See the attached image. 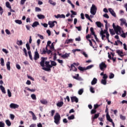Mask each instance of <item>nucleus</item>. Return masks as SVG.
I'll return each mask as SVG.
<instances>
[{
  "mask_svg": "<svg viewBox=\"0 0 127 127\" xmlns=\"http://www.w3.org/2000/svg\"><path fill=\"white\" fill-rule=\"evenodd\" d=\"M41 62L40 63V64L41 65V67H43V68H44V66L46 65V68H47L48 66L50 65V62L46 61V60H47V58H44L42 57L41 59ZM45 64V65L44 64Z\"/></svg>",
  "mask_w": 127,
  "mask_h": 127,
  "instance_id": "obj_1",
  "label": "nucleus"
},
{
  "mask_svg": "<svg viewBox=\"0 0 127 127\" xmlns=\"http://www.w3.org/2000/svg\"><path fill=\"white\" fill-rule=\"evenodd\" d=\"M54 123L56 125H60V121H61V116H60V114L57 113H56V115L54 116Z\"/></svg>",
  "mask_w": 127,
  "mask_h": 127,
  "instance_id": "obj_2",
  "label": "nucleus"
},
{
  "mask_svg": "<svg viewBox=\"0 0 127 127\" xmlns=\"http://www.w3.org/2000/svg\"><path fill=\"white\" fill-rule=\"evenodd\" d=\"M113 27L116 32V34H117V35H119V34H120L119 33V32L121 33V30L122 29V28L119 25H117L116 26V25L115 24V23H114L113 24Z\"/></svg>",
  "mask_w": 127,
  "mask_h": 127,
  "instance_id": "obj_3",
  "label": "nucleus"
},
{
  "mask_svg": "<svg viewBox=\"0 0 127 127\" xmlns=\"http://www.w3.org/2000/svg\"><path fill=\"white\" fill-rule=\"evenodd\" d=\"M90 13L93 15H95L97 13V7L94 4L92 5V6L90 9Z\"/></svg>",
  "mask_w": 127,
  "mask_h": 127,
  "instance_id": "obj_4",
  "label": "nucleus"
},
{
  "mask_svg": "<svg viewBox=\"0 0 127 127\" xmlns=\"http://www.w3.org/2000/svg\"><path fill=\"white\" fill-rule=\"evenodd\" d=\"M99 68L101 71H105L106 70V68H107V64H106V63H105V62H102L99 64Z\"/></svg>",
  "mask_w": 127,
  "mask_h": 127,
  "instance_id": "obj_5",
  "label": "nucleus"
},
{
  "mask_svg": "<svg viewBox=\"0 0 127 127\" xmlns=\"http://www.w3.org/2000/svg\"><path fill=\"white\" fill-rule=\"evenodd\" d=\"M90 32H91V35H94V38L96 40V41H97V42H99V39H98V38L97 37V35L95 33V31H94V28H93V27L90 28Z\"/></svg>",
  "mask_w": 127,
  "mask_h": 127,
  "instance_id": "obj_6",
  "label": "nucleus"
},
{
  "mask_svg": "<svg viewBox=\"0 0 127 127\" xmlns=\"http://www.w3.org/2000/svg\"><path fill=\"white\" fill-rule=\"evenodd\" d=\"M52 67H53V65H52V64H50L48 67H42V69L45 71H47V72H50Z\"/></svg>",
  "mask_w": 127,
  "mask_h": 127,
  "instance_id": "obj_7",
  "label": "nucleus"
},
{
  "mask_svg": "<svg viewBox=\"0 0 127 127\" xmlns=\"http://www.w3.org/2000/svg\"><path fill=\"white\" fill-rule=\"evenodd\" d=\"M9 107L11 109H18L19 105L14 103H11Z\"/></svg>",
  "mask_w": 127,
  "mask_h": 127,
  "instance_id": "obj_8",
  "label": "nucleus"
},
{
  "mask_svg": "<svg viewBox=\"0 0 127 127\" xmlns=\"http://www.w3.org/2000/svg\"><path fill=\"white\" fill-rule=\"evenodd\" d=\"M54 23H57V21H49L48 24H49V25H50V28H52L53 27H54V26H55V24Z\"/></svg>",
  "mask_w": 127,
  "mask_h": 127,
  "instance_id": "obj_9",
  "label": "nucleus"
},
{
  "mask_svg": "<svg viewBox=\"0 0 127 127\" xmlns=\"http://www.w3.org/2000/svg\"><path fill=\"white\" fill-rule=\"evenodd\" d=\"M71 103H74V102L76 103H78L79 102V99L76 96H72L70 97Z\"/></svg>",
  "mask_w": 127,
  "mask_h": 127,
  "instance_id": "obj_10",
  "label": "nucleus"
},
{
  "mask_svg": "<svg viewBox=\"0 0 127 127\" xmlns=\"http://www.w3.org/2000/svg\"><path fill=\"white\" fill-rule=\"evenodd\" d=\"M72 78L75 79V80H77V81H83V78L79 76V74H75V76H73Z\"/></svg>",
  "mask_w": 127,
  "mask_h": 127,
  "instance_id": "obj_11",
  "label": "nucleus"
},
{
  "mask_svg": "<svg viewBox=\"0 0 127 127\" xmlns=\"http://www.w3.org/2000/svg\"><path fill=\"white\" fill-rule=\"evenodd\" d=\"M108 10H109V12L111 13V14H112V15H113V16H114V17H117V15L116 14V12H115V11H114L112 9V8H108Z\"/></svg>",
  "mask_w": 127,
  "mask_h": 127,
  "instance_id": "obj_12",
  "label": "nucleus"
},
{
  "mask_svg": "<svg viewBox=\"0 0 127 127\" xmlns=\"http://www.w3.org/2000/svg\"><path fill=\"white\" fill-rule=\"evenodd\" d=\"M39 54H38V52L36 51L35 52V55L34 56V60L36 61V60H38V59H39Z\"/></svg>",
  "mask_w": 127,
  "mask_h": 127,
  "instance_id": "obj_13",
  "label": "nucleus"
},
{
  "mask_svg": "<svg viewBox=\"0 0 127 127\" xmlns=\"http://www.w3.org/2000/svg\"><path fill=\"white\" fill-rule=\"evenodd\" d=\"M55 17H56V18H65L66 16L64 14H58L57 15H55Z\"/></svg>",
  "mask_w": 127,
  "mask_h": 127,
  "instance_id": "obj_14",
  "label": "nucleus"
},
{
  "mask_svg": "<svg viewBox=\"0 0 127 127\" xmlns=\"http://www.w3.org/2000/svg\"><path fill=\"white\" fill-rule=\"evenodd\" d=\"M105 28L106 29L103 30H101V31H100V33H102L104 34H106V35H107L108 34H109V32H108V26H106L105 27Z\"/></svg>",
  "mask_w": 127,
  "mask_h": 127,
  "instance_id": "obj_15",
  "label": "nucleus"
},
{
  "mask_svg": "<svg viewBox=\"0 0 127 127\" xmlns=\"http://www.w3.org/2000/svg\"><path fill=\"white\" fill-rule=\"evenodd\" d=\"M29 114H31L32 115L33 121H36V120H37V118L36 117L35 114H34V113H33V112L29 111Z\"/></svg>",
  "mask_w": 127,
  "mask_h": 127,
  "instance_id": "obj_16",
  "label": "nucleus"
},
{
  "mask_svg": "<svg viewBox=\"0 0 127 127\" xmlns=\"http://www.w3.org/2000/svg\"><path fill=\"white\" fill-rule=\"evenodd\" d=\"M99 117H100V113L95 114L94 115V116L92 118V122H94V121H95V120H96V119H98Z\"/></svg>",
  "mask_w": 127,
  "mask_h": 127,
  "instance_id": "obj_17",
  "label": "nucleus"
},
{
  "mask_svg": "<svg viewBox=\"0 0 127 127\" xmlns=\"http://www.w3.org/2000/svg\"><path fill=\"white\" fill-rule=\"evenodd\" d=\"M120 21H121V26H123V25H124V24H126L127 23V20H126V19H120Z\"/></svg>",
  "mask_w": 127,
  "mask_h": 127,
  "instance_id": "obj_18",
  "label": "nucleus"
},
{
  "mask_svg": "<svg viewBox=\"0 0 127 127\" xmlns=\"http://www.w3.org/2000/svg\"><path fill=\"white\" fill-rule=\"evenodd\" d=\"M70 67V71L72 70V71H74V72H77V68H76V67H75V65L74 64H71Z\"/></svg>",
  "mask_w": 127,
  "mask_h": 127,
  "instance_id": "obj_19",
  "label": "nucleus"
},
{
  "mask_svg": "<svg viewBox=\"0 0 127 127\" xmlns=\"http://www.w3.org/2000/svg\"><path fill=\"white\" fill-rule=\"evenodd\" d=\"M106 119L107 121H109L110 123H113V119H111V116H110V115L106 114Z\"/></svg>",
  "mask_w": 127,
  "mask_h": 127,
  "instance_id": "obj_20",
  "label": "nucleus"
},
{
  "mask_svg": "<svg viewBox=\"0 0 127 127\" xmlns=\"http://www.w3.org/2000/svg\"><path fill=\"white\" fill-rule=\"evenodd\" d=\"M70 56V54L65 53L64 55L61 56L62 58L65 59V58H68Z\"/></svg>",
  "mask_w": 127,
  "mask_h": 127,
  "instance_id": "obj_21",
  "label": "nucleus"
},
{
  "mask_svg": "<svg viewBox=\"0 0 127 127\" xmlns=\"http://www.w3.org/2000/svg\"><path fill=\"white\" fill-rule=\"evenodd\" d=\"M97 82H98V79L96 78H94L91 81V85H96V84H97Z\"/></svg>",
  "mask_w": 127,
  "mask_h": 127,
  "instance_id": "obj_22",
  "label": "nucleus"
},
{
  "mask_svg": "<svg viewBox=\"0 0 127 127\" xmlns=\"http://www.w3.org/2000/svg\"><path fill=\"white\" fill-rule=\"evenodd\" d=\"M0 89L3 94H5L6 92H5V88L2 85H0Z\"/></svg>",
  "mask_w": 127,
  "mask_h": 127,
  "instance_id": "obj_23",
  "label": "nucleus"
},
{
  "mask_svg": "<svg viewBox=\"0 0 127 127\" xmlns=\"http://www.w3.org/2000/svg\"><path fill=\"white\" fill-rule=\"evenodd\" d=\"M37 17L39 19H44V18H45V16L43 14H38Z\"/></svg>",
  "mask_w": 127,
  "mask_h": 127,
  "instance_id": "obj_24",
  "label": "nucleus"
},
{
  "mask_svg": "<svg viewBox=\"0 0 127 127\" xmlns=\"http://www.w3.org/2000/svg\"><path fill=\"white\" fill-rule=\"evenodd\" d=\"M63 105H64V102H63V101L59 102L57 104V107H59L60 108H61Z\"/></svg>",
  "mask_w": 127,
  "mask_h": 127,
  "instance_id": "obj_25",
  "label": "nucleus"
},
{
  "mask_svg": "<svg viewBox=\"0 0 127 127\" xmlns=\"http://www.w3.org/2000/svg\"><path fill=\"white\" fill-rule=\"evenodd\" d=\"M37 25H39V22L38 21H35L32 25V26L33 27H36Z\"/></svg>",
  "mask_w": 127,
  "mask_h": 127,
  "instance_id": "obj_26",
  "label": "nucleus"
},
{
  "mask_svg": "<svg viewBox=\"0 0 127 127\" xmlns=\"http://www.w3.org/2000/svg\"><path fill=\"white\" fill-rule=\"evenodd\" d=\"M28 55H29L30 60H31L32 61H33V59L32 58V55L31 54V51H28Z\"/></svg>",
  "mask_w": 127,
  "mask_h": 127,
  "instance_id": "obj_27",
  "label": "nucleus"
},
{
  "mask_svg": "<svg viewBox=\"0 0 127 127\" xmlns=\"http://www.w3.org/2000/svg\"><path fill=\"white\" fill-rule=\"evenodd\" d=\"M6 65L7 70H8L9 71L10 70V62H7Z\"/></svg>",
  "mask_w": 127,
  "mask_h": 127,
  "instance_id": "obj_28",
  "label": "nucleus"
},
{
  "mask_svg": "<svg viewBox=\"0 0 127 127\" xmlns=\"http://www.w3.org/2000/svg\"><path fill=\"white\" fill-rule=\"evenodd\" d=\"M5 123L7 125V126L8 127H10V126H11V123L10 122V121L8 120H6L5 121Z\"/></svg>",
  "mask_w": 127,
  "mask_h": 127,
  "instance_id": "obj_29",
  "label": "nucleus"
},
{
  "mask_svg": "<svg viewBox=\"0 0 127 127\" xmlns=\"http://www.w3.org/2000/svg\"><path fill=\"white\" fill-rule=\"evenodd\" d=\"M85 16L86 18H87V19H88V20H89L91 22H93V21L92 20V19H91V18H90V16H89V14H85Z\"/></svg>",
  "mask_w": 127,
  "mask_h": 127,
  "instance_id": "obj_30",
  "label": "nucleus"
},
{
  "mask_svg": "<svg viewBox=\"0 0 127 127\" xmlns=\"http://www.w3.org/2000/svg\"><path fill=\"white\" fill-rule=\"evenodd\" d=\"M96 24L98 27L101 28L102 27V23L100 21H97L96 22Z\"/></svg>",
  "mask_w": 127,
  "mask_h": 127,
  "instance_id": "obj_31",
  "label": "nucleus"
},
{
  "mask_svg": "<svg viewBox=\"0 0 127 127\" xmlns=\"http://www.w3.org/2000/svg\"><path fill=\"white\" fill-rule=\"evenodd\" d=\"M116 53H118L119 56H120L122 54H124V52L120 50H117L116 51Z\"/></svg>",
  "mask_w": 127,
  "mask_h": 127,
  "instance_id": "obj_32",
  "label": "nucleus"
},
{
  "mask_svg": "<svg viewBox=\"0 0 127 127\" xmlns=\"http://www.w3.org/2000/svg\"><path fill=\"white\" fill-rule=\"evenodd\" d=\"M49 2L50 3V4H52V5H56V2L53 1L52 0H49Z\"/></svg>",
  "mask_w": 127,
  "mask_h": 127,
  "instance_id": "obj_33",
  "label": "nucleus"
},
{
  "mask_svg": "<svg viewBox=\"0 0 127 127\" xmlns=\"http://www.w3.org/2000/svg\"><path fill=\"white\" fill-rule=\"evenodd\" d=\"M78 70H80V71H85V70H86V67H83L82 66H78Z\"/></svg>",
  "mask_w": 127,
  "mask_h": 127,
  "instance_id": "obj_34",
  "label": "nucleus"
},
{
  "mask_svg": "<svg viewBox=\"0 0 127 127\" xmlns=\"http://www.w3.org/2000/svg\"><path fill=\"white\" fill-rule=\"evenodd\" d=\"M23 51L26 57H27V56H28V55L27 54V51L26 50V49H25V48H23Z\"/></svg>",
  "mask_w": 127,
  "mask_h": 127,
  "instance_id": "obj_35",
  "label": "nucleus"
},
{
  "mask_svg": "<svg viewBox=\"0 0 127 127\" xmlns=\"http://www.w3.org/2000/svg\"><path fill=\"white\" fill-rule=\"evenodd\" d=\"M121 36L123 38H126L127 36V32L126 33L123 32V34L121 35Z\"/></svg>",
  "mask_w": 127,
  "mask_h": 127,
  "instance_id": "obj_36",
  "label": "nucleus"
},
{
  "mask_svg": "<svg viewBox=\"0 0 127 127\" xmlns=\"http://www.w3.org/2000/svg\"><path fill=\"white\" fill-rule=\"evenodd\" d=\"M93 67H94V65L91 64L85 67V70H89V69H91V68H93Z\"/></svg>",
  "mask_w": 127,
  "mask_h": 127,
  "instance_id": "obj_37",
  "label": "nucleus"
},
{
  "mask_svg": "<svg viewBox=\"0 0 127 127\" xmlns=\"http://www.w3.org/2000/svg\"><path fill=\"white\" fill-rule=\"evenodd\" d=\"M15 22L18 24H22V21L21 20H15Z\"/></svg>",
  "mask_w": 127,
  "mask_h": 127,
  "instance_id": "obj_38",
  "label": "nucleus"
},
{
  "mask_svg": "<svg viewBox=\"0 0 127 127\" xmlns=\"http://www.w3.org/2000/svg\"><path fill=\"white\" fill-rule=\"evenodd\" d=\"M6 7H8V8H11V6H10V4L8 1L6 2Z\"/></svg>",
  "mask_w": 127,
  "mask_h": 127,
  "instance_id": "obj_39",
  "label": "nucleus"
},
{
  "mask_svg": "<svg viewBox=\"0 0 127 127\" xmlns=\"http://www.w3.org/2000/svg\"><path fill=\"white\" fill-rule=\"evenodd\" d=\"M47 51L45 50V48H43L42 49V52L41 53V54H46Z\"/></svg>",
  "mask_w": 127,
  "mask_h": 127,
  "instance_id": "obj_40",
  "label": "nucleus"
},
{
  "mask_svg": "<svg viewBox=\"0 0 127 127\" xmlns=\"http://www.w3.org/2000/svg\"><path fill=\"white\" fill-rule=\"evenodd\" d=\"M40 103L41 104H43V105H46V104H47V101L45 100H40Z\"/></svg>",
  "mask_w": 127,
  "mask_h": 127,
  "instance_id": "obj_41",
  "label": "nucleus"
},
{
  "mask_svg": "<svg viewBox=\"0 0 127 127\" xmlns=\"http://www.w3.org/2000/svg\"><path fill=\"white\" fill-rule=\"evenodd\" d=\"M26 47L28 51H30V46L29 45V44H28V43L26 44Z\"/></svg>",
  "mask_w": 127,
  "mask_h": 127,
  "instance_id": "obj_42",
  "label": "nucleus"
},
{
  "mask_svg": "<svg viewBox=\"0 0 127 127\" xmlns=\"http://www.w3.org/2000/svg\"><path fill=\"white\" fill-rule=\"evenodd\" d=\"M68 120H74L75 119V116L71 115L67 118Z\"/></svg>",
  "mask_w": 127,
  "mask_h": 127,
  "instance_id": "obj_43",
  "label": "nucleus"
},
{
  "mask_svg": "<svg viewBox=\"0 0 127 127\" xmlns=\"http://www.w3.org/2000/svg\"><path fill=\"white\" fill-rule=\"evenodd\" d=\"M17 45H18L19 46L22 45V44H23L22 41V40L17 41Z\"/></svg>",
  "mask_w": 127,
  "mask_h": 127,
  "instance_id": "obj_44",
  "label": "nucleus"
},
{
  "mask_svg": "<svg viewBox=\"0 0 127 127\" xmlns=\"http://www.w3.org/2000/svg\"><path fill=\"white\" fill-rule=\"evenodd\" d=\"M101 83H102L103 85H107V80L102 79L101 80Z\"/></svg>",
  "mask_w": 127,
  "mask_h": 127,
  "instance_id": "obj_45",
  "label": "nucleus"
},
{
  "mask_svg": "<svg viewBox=\"0 0 127 127\" xmlns=\"http://www.w3.org/2000/svg\"><path fill=\"white\" fill-rule=\"evenodd\" d=\"M90 91L91 93H92V94L95 93L94 88L92 86L90 87Z\"/></svg>",
  "mask_w": 127,
  "mask_h": 127,
  "instance_id": "obj_46",
  "label": "nucleus"
},
{
  "mask_svg": "<svg viewBox=\"0 0 127 127\" xmlns=\"http://www.w3.org/2000/svg\"><path fill=\"white\" fill-rule=\"evenodd\" d=\"M51 65H52V66H57V64L56 63V62H55V61H51Z\"/></svg>",
  "mask_w": 127,
  "mask_h": 127,
  "instance_id": "obj_47",
  "label": "nucleus"
},
{
  "mask_svg": "<svg viewBox=\"0 0 127 127\" xmlns=\"http://www.w3.org/2000/svg\"><path fill=\"white\" fill-rule=\"evenodd\" d=\"M100 34L101 36V38H102V40H104V38L105 37H106V35H105L104 33H101V32L100 33Z\"/></svg>",
  "mask_w": 127,
  "mask_h": 127,
  "instance_id": "obj_48",
  "label": "nucleus"
},
{
  "mask_svg": "<svg viewBox=\"0 0 127 127\" xmlns=\"http://www.w3.org/2000/svg\"><path fill=\"white\" fill-rule=\"evenodd\" d=\"M96 113H97V110L96 109H93L91 111V115H94V114H96Z\"/></svg>",
  "mask_w": 127,
  "mask_h": 127,
  "instance_id": "obj_49",
  "label": "nucleus"
},
{
  "mask_svg": "<svg viewBox=\"0 0 127 127\" xmlns=\"http://www.w3.org/2000/svg\"><path fill=\"white\" fill-rule=\"evenodd\" d=\"M109 31L112 35H115V33L113 29H110Z\"/></svg>",
  "mask_w": 127,
  "mask_h": 127,
  "instance_id": "obj_50",
  "label": "nucleus"
},
{
  "mask_svg": "<svg viewBox=\"0 0 127 127\" xmlns=\"http://www.w3.org/2000/svg\"><path fill=\"white\" fill-rule=\"evenodd\" d=\"M83 92L84 90H83V89H80L78 92V95H82Z\"/></svg>",
  "mask_w": 127,
  "mask_h": 127,
  "instance_id": "obj_51",
  "label": "nucleus"
},
{
  "mask_svg": "<svg viewBox=\"0 0 127 127\" xmlns=\"http://www.w3.org/2000/svg\"><path fill=\"white\" fill-rule=\"evenodd\" d=\"M27 91H29L30 92H35L36 90L35 89H30L28 87H26Z\"/></svg>",
  "mask_w": 127,
  "mask_h": 127,
  "instance_id": "obj_52",
  "label": "nucleus"
},
{
  "mask_svg": "<svg viewBox=\"0 0 127 127\" xmlns=\"http://www.w3.org/2000/svg\"><path fill=\"white\" fill-rule=\"evenodd\" d=\"M0 64L1 66H4V60L2 58L1 59Z\"/></svg>",
  "mask_w": 127,
  "mask_h": 127,
  "instance_id": "obj_53",
  "label": "nucleus"
},
{
  "mask_svg": "<svg viewBox=\"0 0 127 127\" xmlns=\"http://www.w3.org/2000/svg\"><path fill=\"white\" fill-rule=\"evenodd\" d=\"M31 97L33 100H36V95L35 94H32Z\"/></svg>",
  "mask_w": 127,
  "mask_h": 127,
  "instance_id": "obj_54",
  "label": "nucleus"
},
{
  "mask_svg": "<svg viewBox=\"0 0 127 127\" xmlns=\"http://www.w3.org/2000/svg\"><path fill=\"white\" fill-rule=\"evenodd\" d=\"M115 77V74L113 73H111L110 75H109V79H113Z\"/></svg>",
  "mask_w": 127,
  "mask_h": 127,
  "instance_id": "obj_55",
  "label": "nucleus"
},
{
  "mask_svg": "<svg viewBox=\"0 0 127 127\" xmlns=\"http://www.w3.org/2000/svg\"><path fill=\"white\" fill-rule=\"evenodd\" d=\"M7 94L8 97L10 98V97H11V92H10V90H9V89H7Z\"/></svg>",
  "mask_w": 127,
  "mask_h": 127,
  "instance_id": "obj_56",
  "label": "nucleus"
},
{
  "mask_svg": "<svg viewBox=\"0 0 127 127\" xmlns=\"http://www.w3.org/2000/svg\"><path fill=\"white\" fill-rule=\"evenodd\" d=\"M5 125L3 122H0V127H4Z\"/></svg>",
  "mask_w": 127,
  "mask_h": 127,
  "instance_id": "obj_57",
  "label": "nucleus"
},
{
  "mask_svg": "<svg viewBox=\"0 0 127 127\" xmlns=\"http://www.w3.org/2000/svg\"><path fill=\"white\" fill-rule=\"evenodd\" d=\"M120 119L122 120V121H125V120H126V117L123 116L122 115H120Z\"/></svg>",
  "mask_w": 127,
  "mask_h": 127,
  "instance_id": "obj_58",
  "label": "nucleus"
},
{
  "mask_svg": "<svg viewBox=\"0 0 127 127\" xmlns=\"http://www.w3.org/2000/svg\"><path fill=\"white\" fill-rule=\"evenodd\" d=\"M72 41H73V40H72V39H70L66 41V43H67V44H69V43H71Z\"/></svg>",
  "mask_w": 127,
  "mask_h": 127,
  "instance_id": "obj_59",
  "label": "nucleus"
},
{
  "mask_svg": "<svg viewBox=\"0 0 127 127\" xmlns=\"http://www.w3.org/2000/svg\"><path fill=\"white\" fill-rule=\"evenodd\" d=\"M99 107H100V105L98 104H95L94 105V110H97V109H98Z\"/></svg>",
  "mask_w": 127,
  "mask_h": 127,
  "instance_id": "obj_60",
  "label": "nucleus"
},
{
  "mask_svg": "<svg viewBox=\"0 0 127 127\" xmlns=\"http://www.w3.org/2000/svg\"><path fill=\"white\" fill-rule=\"evenodd\" d=\"M126 96H127V91H124V94H122V98H125V97H126Z\"/></svg>",
  "mask_w": 127,
  "mask_h": 127,
  "instance_id": "obj_61",
  "label": "nucleus"
},
{
  "mask_svg": "<svg viewBox=\"0 0 127 127\" xmlns=\"http://www.w3.org/2000/svg\"><path fill=\"white\" fill-rule=\"evenodd\" d=\"M54 114H55V110H52L51 112V117H53V116H54Z\"/></svg>",
  "mask_w": 127,
  "mask_h": 127,
  "instance_id": "obj_62",
  "label": "nucleus"
},
{
  "mask_svg": "<svg viewBox=\"0 0 127 127\" xmlns=\"http://www.w3.org/2000/svg\"><path fill=\"white\" fill-rule=\"evenodd\" d=\"M35 11H41V9L38 7H36Z\"/></svg>",
  "mask_w": 127,
  "mask_h": 127,
  "instance_id": "obj_63",
  "label": "nucleus"
},
{
  "mask_svg": "<svg viewBox=\"0 0 127 127\" xmlns=\"http://www.w3.org/2000/svg\"><path fill=\"white\" fill-rule=\"evenodd\" d=\"M51 50H54V45L53 44H52L51 46H50Z\"/></svg>",
  "mask_w": 127,
  "mask_h": 127,
  "instance_id": "obj_64",
  "label": "nucleus"
}]
</instances>
